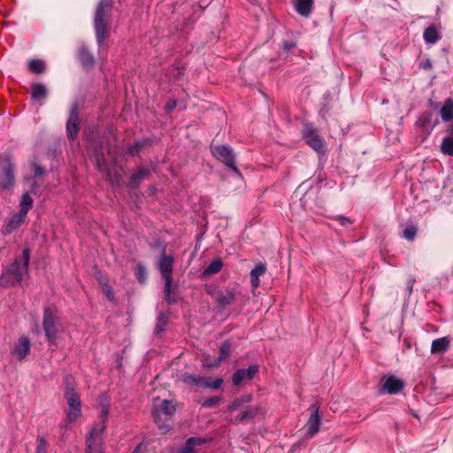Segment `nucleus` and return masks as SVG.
Segmentation results:
<instances>
[{
  "mask_svg": "<svg viewBox=\"0 0 453 453\" xmlns=\"http://www.w3.org/2000/svg\"><path fill=\"white\" fill-rule=\"evenodd\" d=\"M30 254L27 249L23 250L22 258L15 261L0 276V285L11 287L22 281L23 276L27 273Z\"/></svg>",
  "mask_w": 453,
  "mask_h": 453,
  "instance_id": "1",
  "label": "nucleus"
},
{
  "mask_svg": "<svg viewBox=\"0 0 453 453\" xmlns=\"http://www.w3.org/2000/svg\"><path fill=\"white\" fill-rule=\"evenodd\" d=\"M109 414L107 406H103L101 411L102 422L96 424L89 432L87 438V453H102L103 434L105 430V422Z\"/></svg>",
  "mask_w": 453,
  "mask_h": 453,
  "instance_id": "2",
  "label": "nucleus"
},
{
  "mask_svg": "<svg viewBox=\"0 0 453 453\" xmlns=\"http://www.w3.org/2000/svg\"><path fill=\"white\" fill-rule=\"evenodd\" d=\"M65 398L67 403L65 421L68 425H73L81 417L82 411L80 395L71 384L66 386Z\"/></svg>",
  "mask_w": 453,
  "mask_h": 453,
  "instance_id": "3",
  "label": "nucleus"
},
{
  "mask_svg": "<svg viewBox=\"0 0 453 453\" xmlns=\"http://www.w3.org/2000/svg\"><path fill=\"white\" fill-rule=\"evenodd\" d=\"M174 412L175 406L171 401L154 399L152 414L159 429L168 430L165 421L169 420Z\"/></svg>",
  "mask_w": 453,
  "mask_h": 453,
  "instance_id": "4",
  "label": "nucleus"
},
{
  "mask_svg": "<svg viewBox=\"0 0 453 453\" xmlns=\"http://www.w3.org/2000/svg\"><path fill=\"white\" fill-rule=\"evenodd\" d=\"M111 10V4L107 1H101L96 8L95 15V29L96 35V41L99 45H102L105 40L107 34L106 17Z\"/></svg>",
  "mask_w": 453,
  "mask_h": 453,
  "instance_id": "5",
  "label": "nucleus"
},
{
  "mask_svg": "<svg viewBox=\"0 0 453 453\" xmlns=\"http://www.w3.org/2000/svg\"><path fill=\"white\" fill-rule=\"evenodd\" d=\"M43 330L50 344H55L58 336L59 318L57 310L46 308L43 314Z\"/></svg>",
  "mask_w": 453,
  "mask_h": 453,
  "instance_id": "6",
  "label": "nucleus"
},
{
  "mask_svg": "<svg viewBox=\"0 0 453 453\" xmlns=\"http://www.w3.org/2000/svg\"><path fill=\"white\" fill-rule=\"evenodd\" d=\"M173 265L172 256H162L158 262V270L165 280V298L168 303L175 302V299L171 296Z\"/></svg>",
  "mask_w": 453,
  "mask_h": 453,
  "instance_id": "7",
  "label": "nucleus"
},
{
  "mask_svg": "<svg viewBox=\"0 0 453 453\" xmlns=\"http://www.w3.org/2000/svg\"><path fill=\"white\" fill-rule=\"evenodd\" d=\"M303 136L306 143L314 150L321 153L325 150L324 140L320 137L318 131L311 125H305Z\"/></svg>",
  "mask_w": 453,
  "mask_h": 453,
  "instance_id": "8",
  "label": "nucleus"
},
{
  "mask_svg": "<svg viewBox=\"0 0 453 453\" xmlns=\"http://www.w3.org/2000/svg\"><path fill=\"white\" fill-rule=\"evenodd\" d=\"M309 410L311 414L305 425V429L308 436L313 437L319 431L322 415L319 413V406L318 403H312Z\"/></svg>",
  "mask_w": 453,
  "mask_h": 453,
  "instance_id": "9",
  "label": "nucleus"
},
{
  "mask_svg": "<svg viewBox=\"0 0 453 453\" xmlns=\"http://www.w3.org/2000/svg\"><path fill=\"white\" fill-rule=\"evenodd\" d=\"M13 183V165L9 159L0 161V188L10 189Z\"/></svg>",
  "mask_w": 453,
  "mask_h": 453,
  "instance_id": "10",
  "label": "nucleus"
},
{
  "mask_svg": "<svg viewBox=\"0 0 453 453\" xmlns=\"http://www.w3.org/2000/svg\"><path fill=\"white\" fill-rule=\"evenodd\" d=\"M211 153L217 159L238 173L234 165V154L230 147L226 145L214 146L211 147Z\"/></svg>",
  "mask_w": 453,
  "mask_h": 453,
  "instance_id": "11",
  "label": "nucleus"
},
{
  "mask_svg": "<svg viewBox=\"0 0 453 453\" xmlns=\"http://www.w3.org/2000/svg\"><path fill=\"white\" fill-rule=\"evenodd\" d=\"M31 342L27 336H20L14 343L12 349V356L18 361L24 360L30 352Z\"/></svg>",
  "mask_w": 453,
  "mask_h": 453,
  "instance_id": "12",
  "label": "nucleus"
},
{
  "mask_svg": "<svg viewBox=\"0 0 453 453\" xmlns=\"http://www.w3.org/2000/svg\"><path fill=\"white\" fill-rule=\"evenodd\" d=\"M257 372L258 366L257 365H252L248 369L237 370L233 376V384L240 386L242 382L252 380Z\"/></svg>",
  "mask_w": 453,
  "mask_h": 453,
  "instance_id": "13",
  "label": "nucleus"
},
{
  "mask_svg": "<svg viewBox=\"0 0 453 453\" xmlns=\"http://www.w3.org/2000/svg\"><path fill=\"white\" fill-rule=\"evenodd\" d=\"M79 115H78V110L76 106H73L71 110L70 116L66 124V130L68 136L71 139H74L79 132Z\"/></svg>",
  "mask_w": 453,
  "mask_h": 453,
  "instance_id": "14",
  "label": "nucleus"
},
{
  "mask_svg": "<svg viewBox=\"0 0 453 453\" xmlns=\"http://www.w3.org/2000/svg\"><path fill=\"white\" fill-rule=\"evenodd\" d=\"M403 388V382L395 376H389L383 380L382 392L396 394Z\"/></svg>",
  "mask_w": 453,
  "mask_h": 453,
  "instance_id": "15",
  "label": "nucleus"
},
{
  "mask_svg": "<svg viewBox=\"0 0 453 453\" xmlns=\"http://www.w3.org/2000/svg\"><path fill=\"white\" fill-rule=\"evenodd\" d=\"M235 293L232 289L219 290L214 294V299L219 306L225 308L234 301Z\"/></svg>",
  "mask_w": 453,
  "mask_h": 453,
  "instance_id": "16",
  "label": "nucleus"
},
{
  "mask_svg": "<svg viewBox=\"0 0 453 453\" xmlns=\"http://www.w3.org/2000/svg\"><path fill=\"white\" fill-rule=\"evenodd\" d=\"M231 353V343L225 342L219 349V357L215 360L214 363L203 361V367L211 369L219 366L224 360H226Z\"/></svg>",
  "mask_w": 453,
  "mask_h": 453,
  "instance_id": "17",
  "label": "nucleus"
},
{
  "mask_svg": "<svg viewBox=\"0 0 453 453\" xmlns=\"http://www.w3.org/2000/svg\"><path fill=\"white\" fill-rule=\"evenodd\" d=\"M450 344V339L448 336L435 339L432 342L431 353L432 354H443L445 353Z\"/></svg>",
  "mask_w": 453,
  "mask_h": 453,
  "instance_id": "18",
  "label": "nucleus"
},
{
  "mask_svg": "<svg viewBox=\"0 0 453 453\" xmlns=\"http://www.w3.org/2000/svg\"><path fill=\"white\" fill-rule=\"evenodd\" d=\"M295 10L303 17H309L312 5H313V0H291Z\"/></svg>",
  "mask_w": 453,
  "mask_h": 453,
  "instance_id": "19",
  "label": "nucleus"
},
{
  "mask_svg": "<svg viewBox=\"0 0 453 453\" xmlns=\"http://www.w3.org/2000/svg\"><path fill=\"white\" fill-rule=\"evenodd\" d=\"M205 441L206 440L201 437L188 438L185 445L181 447L177 453H196V448L203 444Z\"/></svg>",
  "mask_w": 453,
  "mask_h": 453,
  "instance_id": "20",
  "label": "nucleus"
},
{
  "mask_svg": "<svg viewBox=\"0 0 453 453\" xmlns=\"http://www.w3.org/2000/svg\"><path fill=\"white\" fill-rule=\"evenodd\" d=\"M260 408L258 406H249L242 410L241 413L235 418V422H241L247 419H251L258 415Z\"/></svg>",
  "mask_w": 453,
  "mask_h": 453,
  "instance_id": "21",
  "label": "nucleus"
},
{
  "mask_svg": "<svg viewBox=\"0 0 453 453\" xmlns=\"http://www.w3.org/2000/svg\"><path fill=\"white\" fill-rule=\"evenodd\" d=\"M204 378L192 373H185L182 375V381L188 385L203 388Z\"/></svg>",
  "mask_w": 453,
  "mask_h": 453,
  "instance_id": "22",
  "label": "nucleus"
},
{
  "mask_svg": "<svg viewBox=\"0 0 453 453\" xmlns=\"http://www.w3.org/2000/svg\"><path fill=\"white\" fill-rule=\"evenodd\" d=\"M440 114L445 122L453 119V100L447 99L441 108Z\"/></svg>",
  "mask_w": 453,
  "mask_h": 453,
  "instance_id": "23",
  "label": "nucleus"
},
{
  "mask_svg": "<svg viewBox=\"0 0 453 453\" xmlns=\"http://www.w3.org/2000/svg\"><path fill=\"white\" fill-rule=\"evenodd\" d=\"M424 40L426 43L434 44L439 40V35L434 26L428 27L423 34Z\"/></svg>",
  "mask_w": 453,
  "mask_h": 453,
  "instance_id": "24",
  "label": "nucleus"
},
{
  "mask_svg": "<svg viewBox=\"0 0 453 453\" xmlns=\"http://www.w3.org/2000/svg\"><path fill=\"white\" fill-rule=\"evenodd\" d=\"M47 96V88L45 85L36 83L32 86V97L34 99H42Z\"/></svg>",
  "mask_w": 453,
  "mask_h": 453,
  "instance_id": "25",
  "label": "nucleus"
},
{
  "mask_svg": "<svg viewBox=\"0 0 453 453\" xmlns=\"http://www.w3.org/2000/svg\"><path fill=\"white\" fill-rule=\"evenodd\" d=\"M149 174L150 172L147 169L138 170L131 176L130 184L132 186H137L142 180H145Z\"/></svg>",
  "mask_w": 453,
  "mask_h": 453,
  "instance_id": "26",
  "label": "nucleus"
},
{
  "mask_svg": "<svg viewBox=\"0 0 453 453\" xmlns=\"http://www.w3.org/2000/svg\"><path fill=\"white\" fill-rule=\"evenodd\" d=\"M33 199L28 193L23 194L20 201V212L27 214L28 211L33 206Z\"/></svg>",
  "mask_w": 453,
  "mask_h": 453,
  "instance_id": "27",
  "label": "nucleus"
},
{
  "mask_svg": "<svg viewBox=\"0 0 453 453\" xmlns=\"http://www.w3.org/2000/svg\"><path fill=\"white\" fill-rule=\"evenodd\" d=\"M441 149L444 154L453 157V130L452 136L445 137L443 139Z\"/></svg>",
  "mask_w": 453,
  "mask_h": 453,
  "instance_id": "28",
  "label": "nucleus"
},
{
  "mask_svg": "<svg viewBox=\"0 0 453 453\" xmlns=\"http://www.w3.org/2000/svg\"><path fill=\"white\" fill-rule=\"evenodd\" d=\"M223 264L220 259L213 260L203 271V275L218 273L222 269Z\"/></svg>",
  "mask_w": 453,
  "mask_h": 453,
  "instance_id": "29",
  "label": "nucleus"
},
{
  "mask_svg": "<svg viewBox=\"0 0 453 453\" xmlns=\"http://www.w3.org/2000/svg\"><path fill=\"white\" fill-rule=\"evenodd\" d=\"M204 383H203V388H211V389H218L223 384V379L221 378H211V377H205L204 378Z\"/></svg>",
  "mask_w": 453,
  "mask_h": 453,
  "instance_id": "30",
  "label": "nucleus"
},
{
  "mask_svg": "<svg viewBox=\"0 0 453 453\" xmlns=\"http://www.w3.org/2000/svg\"><path fill=\"white\" fill-rule=\"evenodd\" d=\"M79 58L84 66H90L93 64L92 55L84 48L80 50Z\"/></svg>",
  "mask_w": 453,
  "mask_h": 453,
  "instance_id": "31",
  "label": "nucleus"
},
{
  "mask_svg": "<svg viewBox=\"0 0 453 453\" xmlns=\"http://www.w3.org/2000/svg\"><path fill=\"white\" fill-rule=\"evenodd\" d=\"M26 217L27 214L20 211L13 215L8 225L9 229L12 230L13 228L18 227L20 224H22L25 221Z\"/></svg>",
  "mask_w": 453,
  "mask_h": 453,
  "instance_id": "32",
  "label": "nucleus"
},
{
  "mask_svg": "<svg viewBox=\"0 0 453 453\" xmlns=\"http://www.w3.org/2000/svg\"><path fill=\"white\" fill-rule=\"evenodd\" d=\"M48 446L46 438L42 435H38L35 453H48Z\"/></svg>",
  "mask_w": 453,
  "mask_h": 453,
  "instance_id": "33",
  "label": "nucleus"
},
{
  "mask_svg": "<svg viewBox=\"0 0 453 453\" xmlns=\"http://www.w3.org/2000/svg\"><path fill=\"white\" fill-rule=\"evenodd\" d=\"M29 69L35 73H41L44 71V63L39 59H34L29 62Z\"/></svg>",
  "mask_w": 453,
  "mask_h": 453,
  "instance_id": "34",
  "label": "nucleus"
},
{
  "mask_svg": "<svg viewBox=\"0 0 453 453\" xmlns=\"http://www.w3.org/2000/svg\"><path fill=\"white\" fill-rule=\"evenodd\" d=\"M94 157H95V162H96V164L97 168H98L100 171H102V172H105V173H106V174H107L109 177H111V176H110L109 170H108V167H107V165H106V164H105V162H104V157H103V156H101V155H99V154H97V153H96V154H95V156H94Z\"/></svg>",
  "mask_w": 453,
  "mask_h": 453,
  "instance_id": "35",
  "label": "nucleus"
},
{
  "mask_svg": "<svg viewBox=\"0 0 453 453\" xmlns=\"http://www.w3.org/2000/svg\"><path fill=\"white\" fill-rule=\"evenodd\" d=\"M251 401V395H248L240 399L234 400L232 404L229 406L228 411L230 412L234 411L238 407H240L243 403H250Z\"/></svg>",
  "mask_w": 453,
  "mask_h": 453,
  "instance_id": "36",
  "label": "nucleus"
},
{
  "mask_svg": "<svg viewBox=\"0 0 453 453\" xmlns=\"http://www.w3.org/2000/svg\"><path fill=\"white\" fill-rule=\"evenodd\" d=\"M168 321V318L165 313H160L157 317V326H156V331L157 333L162 332Z\"/></svg>",
  "mask_w": 453,
  "mask_h": 453,
  "instance_id": "37",
  "label": "nucleus"
},
{
  "mask_svg": "<svg viewBox=\"0 0 453 453\" xmlns=\"http://www.w3.org/2000/svg\"><path fill=\"white\" fill-rule=\"evenodd\" d=\"M417 234V228L414 226H408L405 227L403 233V238L408 241H412Z\"/></svg>",
  "mask_w": 453,
  "mask_h": 453,
  "instance_id": "38",
  "label": "nucleus"
},
{
  "mask_svg": "<svg viewBox=\"0 0 453 453\" xmlns=\"http://www.w3.org/2000/svg\"><path fill=\"white\" fill-rule=\"evenodd\" d=\"M135 275L139 281L143 282L147 277V272L143 265H138L135 270Z\"/></svg>",
  "mask_w": 453,
  "mask_h": 453,
  "instance_id": "39",
  "label": "nucleus"
},
{
  "mask_svg": "<svg viewBox=\"0 0 453 453\" xmlns=\"http://www.w3.org/2000/svg\"><path fill=\"white\" fill-rule=\"evenodd\" d=\"M265 273V266L263 264H259L251 270L250 276L259 278Z\"/></svg>",
  "mask_w": 453,
  "mask_h": 453,
  "instance_id": "40",
  "label": "nucleus"
},
{
  "mask_svg": "<svg viewBox=\"0 0 453 453\" xmlns=\"http://www.w3.org/2000/svg\"><path fill=\"white\" fill-rule=\"evenodd\" d=\"M219 399L220 398L219 396H212V397L207 398L203 401L202 405L203 407H212L219 401Z\"/></svg>",
  "mask_w": 453,
  "mask_h": 453,
  "instance_id": "41",
  "label": "nucleus"
},
{
  "mask_svg": "<svg viewBox=\"0 0 453 453\" xmlns=\"http://www.w3.org/2000/svg\"><path fill=\"white\" fill-rule=\"evenodd\" d=\"M103 293L109 300H112L114 297L112 288L107 284L103 285Z\"/></svg>",
  "mask_w": 453,
  "mask_h": 453,
  "instance_id": "42",
  "label": "nucleus"
},
{
  "mask_svg": "<svg viewBox=\"0 0 453 453\" xmlns=\"http://www.w3.org/2000/svg\"><path fill=\"white\" fill-rule=\"evenodd\" d=\"M337 220L339 221V223L342 226H349L351 223L350 220L344 216H338Z\"/></svg>",
  "mask_w": 453,
  "mask_h": 453,
  "instance_id": "43",
  "label": "nucleus"
},
{
  "mask_svg": "<svg viewBox=\"0 0 453 453\" xmlns=\"http://www.w3.org/2000/svg\"><path fill=\"white\" fill-rule=\"evenodd\" d=\"M420 66L424 69H430L432 68V62L428 59L424 60L420 63Z\"/></svg>",
  "mask_w": 453,
  "mask_h": 453,
  "instance_id": "44",
  "label": "nucleus"
},
{
  "mask_svg": "<svg viewBox=\"0 0 453 453\" xmlns=\"http://www.w3.org/2000/svg\"><path fill=\"white\" fill-rule=\"evenodd\" d=\"M251 285L254 288H257L259 286L260 280L259 278L257 277H251Z\"/></svg>",
  "mask_w": 453,
  "mask_h": 453,
  "instance_id": "45",
  "label": "nucleus"
},
{
  "mask_svg": "<svg viewBox=\"0 0 453 453\" xmlns=\"http://www.w3.org/2000/svg\"><path fill=\"white\" fill-rule=\"evenodd\" d=\"M35 174L40 176L43 173V169L41 166L35 165L34 168Z\"/></svg>",
  "mask_w": 453,
  "mask_h": 453,
  "instance_id": "46",
  "label": "nucleus"
},
{
  "mask_svg": "<svg viewBox=\"0 0 453 453\" xmlns=\"http://www.w3.org/2000/svg\"><path fill=\"white\" fill-rule=\"evenodd\" d=\"M166 107H167L168 111H171L175 107V104L174 103L173 104H168Z\"/></svg>",
  "mask_w": 453,
  "mask_h": 453,
  "instance_id": "47",
  "label": "nucleus"
},
{
  "mask_svg": "<svg viewBox=\"0 0 453 453\" xmlns=\"http://www.w3.org/2000/svg\"><path fill=\"white\" fill-rule=\"evenodd\" d=\"M142 445H139L133 453H141Z\"/></svg>",
  "mask_w": 453,
  "mask_h": 453,
  "instance_id": "48",
  "label": "nucleus"
},
{
  "mask_svg": "<svg viewBox=\"0 0 453 453\" xmlns=\"http://www.w3.org/2000/svg\"><path fill=\"white\" fill-rule=\"evenodd\" d=\"M204 360H206L207 362H210V363H214V362H215V360H214V361H212V360H211V359H210L209 357H204L203 358L202 362L203 363V361H204Z\"/></svg>",
  "mask_w": 453,
  "mask_h": 453,
  "instance_id": "49",
  "label": "nucleus"
},
{
  "mask_svg": "<svg viewBox=\"0 0 453 453\" xmlns=\"http://www.w3.org/2000/svg\"><path fill=\"white\" fill-rule=\"evenodd\" d=\"M291 47H292V45H287V44L285 45V48H286L287 50L290 49Z\"/></svg>",
  "mask_w": 453,
  "mask_h": 453,
  "instance_id": "50",
  "label": "nucleus"
},
{
  "mask_svg": "<svg viewBox=\"0 0 453 453\" xmlns=\"http://www.w3.org/2000/svg\"><path fill=\"white\" fill-rule=\"evenodd\" d=\"M135 147H136V148H139V147H140V143H136V144H135ZM138 150H139V149H137V151H138Z\"/></svg>",
  "mask_w": 453,
  "mask_h": 453,
  "instance_id": "51",
  "label": "nucleus"
}]
</instances>
